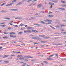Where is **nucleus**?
Listing matches in <instances>:
<instances>
[{"label":"nucleus","instance_id":"864d4df0","mask_svg":"<svg viewBox=\"0 0 66 66\" xmlns=\"http://www.w3.org/2000/svg\"><path fill=\"white\" fill-rule=\"evenodd\" d=\"M21 52H16V53H20Z\"/></svg>","mask_w":66,"mask_h":66},{"label":"nucleus","instance_id":"4468645a","mask_svg":"<svg viewBox=\"0 0 66 66\" xmlns=\"http://www.w3.org/2000/svg\"><path fill=\"white\" fill-rule=\"evenodd\" d=\"M4 63H6V64H7V63H10V62H9V61H4Z\"/></svg>","mask_w":66,"mask_h":66},{"label":"nucleus","instance_id":"0eeeda50","mask_svg":"<svg viewBox=\"0 0 66 66\" xmlns=\"http://www.w3.org/2000/svg\"><path fill=\"white\" fill-rule=\"evenodd\" d=\"M59 9L60 10H64V11H65V9L63 8H59Z\"/></svg>","mask_w":66,"mask_h":66},{"label":"nucleus","instance_id":"f8f14e48","mask_svg":"<svg viewBox=\"0 0 66 66\" xmlns=\"http://www.w3.org/2000/svg\"><path fill=\"white\" fill-rule=\"evenodd\" d=\"M47 16H48V17H53L54 16L53 15H48Z\"/></svg>","mask_w":66,"mask_h":66},{"label":"nucleus","instance_id":"a19ab883","mask_svg":"<svg viewBox=\"0 0 66 66\" xmlns=\"http://www.w3.org/2000/svg\"><path fill=\"white\" fill-rule=\"evenodd\" d=\"M3 33H4V34H6V35H7V34H8V33H7L5 32H3Z\"/></svg>","mask_w":66,"mask_h":66},{"label":"nucleus","instance_id":"2eb2a0df","mask_svg":"<svg viewBox=\"0 0 66 66\" xmlns=\"http://www.w3.org/2000/svg\"><path fill=\"white\" fill-rule=\"evenodd\" d=\"M47 20L48 22H52V21L51 20H48V19H47Z\"/></svg>","mask_w":66,"mask_h":66},{"label":"nucleus","instance_id":"5fc2aeb1","mask_svg":"<svg viewBox=\"0 0 66 66\" xmlns=\"http://www.w3.org/2000/svg\"><path fill=\"white\" fill-rule=\"evenodd\" d=\"M32 4H30L29 5V6H32Z\"/></svg>","mask_w":66,"mask_h":66},{"label":"nucleus","instance_id":"de8ad7c7","mask_svg":"<svg viewBox=\"0 0 66 66\" xmlns=\"http://www.w3.org/2000/svg\"><path fill=\"white\" fill-rule=\"evenodd\" d=\"M49 4L50 5H52V3L49 2Z\"/></svg>","mask_w":66,"mask_h":66},{"label":"nucleus","instance_id":"603ef678","mask_svg":"<svg viewBox=\"0 0 66 66\" xmlns=\"http://www.w3.org/2000/svg\"><path fill=\"white\" fill-rule=\"evenodd\" d=\"M32 39H36V38L35 37H34L32 38Z\"/></svg>","mask_w":66,"mask_h":66},{"label":"nucleus","instance_id":"f704fd0d","mask_svg":"<svg viewBox=\"0 0 66 66\" xmlns=\"http://www.w3.org/2000/svg\"><path fill=\"white\" fill-rule=\"evenodd\" d=\"M12 59H13V58H11V57H10L8 59V60H11Z\"/></svg>","mask_w":66,"mask_h":66},{"label":"nucleus","instance_id":"7c9ffc66","mask_svg":"<svg viewBox=\"0 0 66 66\" xmlns=\"http://www.w3.org/2000/svg\"><path fill=\"white\" fill-rule=\"evenodd\" d=\"M28 58L29 59H33V57L31 56H28Z\"/></svg>","mask_w":66,"mask_h":66},{"label":"nucleus","instance_id":"680f3d73","mask_svg":"<svg viewBox=\"0 0 66 66\" xmlns=\"http://www.w3.org/2000/svg\"><path fill=\"white\" fill-rule=\"evenodd\" d=\"M50 58H47V60H50Z\"/></svg>","mask_w":66,"mask_h":66},{"label":"nucleus","instance_id":"1a4fd4ad","mask_svg":"<svg viewBox=\"0 0 66 66\" xmlns=\"http://www.w3.org/2000/svg\"><path fill=\"white\" fill-rule=\"evenodd\" d=\"M27 32L29 33H32V31L31 30H28L27 31Z\"/></svg>","mask_w":66,"mask_h":66},{"label":"nucleus","instance_id":"79ce46f5","mask_svg":"<svg viewBox=\"0 0 66 66\" xmlns=\"http://www.w3.org/2000/svg\"><path fill=\"white\" fill-rule=\"evenodd\" d=\"M9 11H13V9H9Z\"/></svg>","mask_w":66,"mask_h":66},{"label":"nucleus","instance_id":"e433bc0d","mask_svg":"<svg viewBox=\"0 0 66 66\" xmlns=\"http://www.w3.org/2000/svg\"><path fill=\"white\" fill-rule=\"evenodd\" d=\"M1 27H6V25H1Z\"/></svg>","mask_w":66,"mask_h":66},{"label":"nucleus","instance_id":"13d9d810","mask_svg":"<svg viewBox=\"0 0 66 66\" xmlns=\"http://www.w3.org/2000/svg\"><path fill=\"white\" fill-rule=\"evenodd\" d=\"M48 13H49V14H51V13H52V12H49Z\"/></svg>","mask_w":66,"mask_h":66},{"label":"nucleus","instance_id":"6e6d98bb","mask_svg":"<svg viewBox=\"0 0 66 66\" xmlns=\"http://www.w3.org/2000/svg\"><path fill=\"white\" fill-rule=\"evenodd\" d=\"M9 23L11 26H13V24L11 23Z\"/></svg>","mask_w":66,"mask_h":66},{"label":"nucleus","instance_id":"bb28decb","mask_svg":"<svg viewBox=\"0 0 66 66\" xmlns=\"http://www.w3.org/2000/svg\"><path fill=\"white\" fill-rule=\"evenodd\" d=\"M41 23H43V24H45L46 23L45 22H44L43 21H41Z\"/></svg>","mask_w":66,"mask_h":66},{"label":"nucleus","instance_id":"6e6552de","mask_svg":"<svg viewBox=\"0 0 66 66\" xmlns=\"http://www.w3.org/2000/svg\"><path fill=\"white\" fill-rule=\"evenodd\" d=\"M1 12H2V13H6L7 12L6 11H4V10H2L1 11Z\"/></svg>","mask_w":66,"mask_h":66},{"label":"nucleus","instance_id":"4c0bfd02","mask_svg":"<svg viewBox=\"0 0 66 66\" xmlns=\"http://www.w3.org/2000/svg\"><path fill=\"white\" fill-rule=\"evenodd\" d=\"M5 4V3H3V4H2L1 5V6H3V5H4V4Z\"/></svg>","mask_w":66,"mask_h":66},{"label":"nucleus","instance_id":"69168bd1","mask_svg":"<svg viewBox=\"0 0 66 66\" xmlns=\"http://www.w3.org/2000/svg\"><path fill=\"white\" fill-rule=\"evenodd\" d=\"M13 21H11L9 22V23H13Z\"/></svg>","mask_w":66,"mask_h":66},{"label":"nucleus","instance_id":"09e8293b","mask_svg":"<svg viewBox=\"0 0 66 66\" xmlns=\"http://www.w3.org/2000/svg\"><path fill=\"white\" fill-rule=\"evenodd\" d=\"M49 38H50V37H46V39H48Z\"/></svg>","mask_w":66,"mask_h":66},{"label":"nucleus","instance_id":"3c124183","mask_svg":"<svg viewBox=\"0 0 66 66\" xmlns=\"http://www.w3.org/2000/svg\"><path fill=\"white\" fill-rule=\"evenodd\" d=\"M11 56H15V55H12Z\"/></svg>","mask_w":66,"mask_h":66},{"label":"nucleus","instance_id":"c03bdc74","mask_svg":"<svg viewBox=\"0 0 66 66\" xmlns=\"http://www.w3.org/2000/svg\"><path fill=\"white\" fill-rule=\"evenodd\" d=\"M12 37H13V38H15V37H16V36H15L13 35Z\"/></svg>","mask_w":66,"mask_h":66},{"label":"nucleus","instance_id":"c9c22d12","mask_svg":"<svg viewBox=\"0 0 66 66\" xmlns=\"http://www.w3.org/2000/svg\"><path fill=\"white\" fill-rule=\"evenodd\" d=\"M44 21H45V22H47V21H48L47 20V19H46V20H44Z\"/></svg>","mask_w":66,"mask_h":66},{"label":"nucleus","instance_id":"a211bd4d","mask_svg":"<svg viewBox=\"0 0 66 66\" xmlns=\"http://www.w3.org/2000/svg\"><path fill=\"white\" fill-rule=\"evenodd\" d=\"M20 5V3H19L17 4H16V6H18L19 5Z\"/></svg>","mask_w":66,"mask_h":66},{"label":"nucleus","instance_id":"7ed1b4c3","mask_svg":"<svg viewBox=\"0 0 66 66\" xmlns=\"http://www.w3.org/2000/svg\"><path fill=\"white\" fill-rule=\"evenodd\" d=\"M32 31L33 32H34V33H37L38 32V31L35 30H32Z\"/></svg>","mask_w":66,"mask_h":66},{"label":"nucleus","instance_id":"e2e57ef3","mask_svg":"<svg viewBox=\"0 0 66 66\" xmlns=\"http://www.w3.org/2000/svg\"><path fill=\"white\" fill-rule=\"evenodd\" d=\"M21 45H22L23 46H25V44H21Z\"/></svg>","mask_w":66,"mask_h":66},{"label":"nucleus","instance_id":"f257e3e1","mask_svg":"<svg viewBox=\"0 0 66 66\" xmlns=\"http://www.w3.org/2000/svg\"><path fill=\"white\" fill-rule=\"evenodd\" d=\"M42 4H40L37 6V7L39 8H40L42 7Z\"/></svg>","mask_w":66,"mask_h":66},{"label":"nucleus","instance_id":"72a5a7b5","mask_svg":"<svg viewBox=\"0 0 66 66\" xmlns=\"http://www.w3.org/2000/svg\"><path fill=\"white\" fill-rule=\"evenodd\" d=\"M1 45H2V46H5V44L4 43H2L1 44Z\"/></svg>","mask_w":66,"mask_h":66},{"label":"nucleus","instance_id":"052dcab7","mask_svg":"<svg viewBox=\"0 0 66 66\" xmlns=\"http://www.w3.org/2000/svg\"><path fill=\"white\" fill-rule=\"evenodd\" d=\"M10 35H13V34L12 32H10Z\"/></svg>","mask_w":66,"mask_h":66},{"label":"nucleus","instance_id":"8fccbe9b","mask_svg":"<svg viewBox=\"0 0 66 66\" xmlns=\"http://www.w3.org/2000/svg\"><path fill=\"white\" fill-rule=\"evenodd\" d=\"M39 56H41V57H43V55H40Z\"/></svg>","mask_w":66,"mask_h":66},{"label":"nucleus","instance_id":"f3484780","mask_svg":"<svg viewBox=\"0 0 66 66\" xmlns=\"http://www.w3.org/2000/svg\"><path fill=\"white\" fill-rule=\"evenodd\" d=\"M17 57H22V55H18L17 56Z\"/></svg>","mask_w":66,"mask_h":66},{"label":"nucleus","instance_id":"f03ea898","mask_svg":"<svg viewBox=\"0 0 66 66\" xmlns=\"http://www.w3.org/2000/svg\"><path fill=\"white\" fill-rule=\"evenodd\" d=\"M55 27L56 28H59V29H62V27H60V26L59 25L56 26Z\"/></svg>","mask_w":66,"mask_h":66},{"label":"nucleus","instance_id":"4d7b16f0","mask_svg":"<svg viewBox=\"0 0 66 66\" xmlns=\"http://www.w3.org/2000/svg\"><path fill=\"white\" fill-rule=\"evenodd\" d=\"M24 61H28V60L25 59H24Z\"/></svg>","mask_w":66,"mask_h":66},{"label":"nucleus","instance_id":"5701e85b","mask_svg":"<svg viewBox=\"0 0 66 66\" xmlns=\"http://www.w3.org/2000/svg\"><path fill=\"white\" fill-rule=\"evenodd\" d=\"M61 6H63V7H66V5H62Z\"/></svg>","mask_w":66,"mask_h":66},{"label":"nucleus","instance_id":"a878e982","mask_svg":"<svg viewBox=\"0 0 66 66\" xmlns=\"http://www.w3.org/2000/svg\"><path fill=\"white\" fill-rule=\"evenodd\" d=\"M37 61L36 60H31V62H36Z\"/></svg>","mask_w":66,"mask_h":66},{"label":"nucleus","instance_id":"9b49d317","mask_svg":"<svg viewBox=\"0 0 66 66\" xmlns=\"http://www.w3.org/2000/svg\"><path fill=\"white\" fill-rule=\"evenodd\" d=\"M9 38V37L7 36H5V37H3V38H4V39H7V38Z\"/></svg>","mask_w":66,"mask_h":66},{"label":"nucleus","instance_id":"39448f33","mask_svg":"<svg viewBox=\"0 0 66 66\" xmlns=\"http://www.w3.org/2000/svg\"><path fill=\"white\" fill-rule=\"evenodd\" d=\"M28 29H29V30H30V29H31V30H33V29H34V28L31 27H29Z\"/></svg>","mask_w":66,"mask_h":66},{"label":"nucleus","instance_id":"dca6fc26","mask_svg":"<svg viewBox=\"0 0 66 66\" xmlns=\"http://www.w3.org/2000/svg\"><path fill=\"white\" fill-rule=\"evenodd\" d=\"M18 10L16 9H13V11H17Z\"/></svg>","mask_w":66,"mask_h":66},{"label":"nucleus","instance_id":"9d476101","mask_svg":"<svg viewBox=\"0 0 66 66\" xmlns=\"http://www.w3.org/2000/svg\"><path fill=\"white\" fill-rule=\"evenodd\" d=\"M57 1H58V0H57L56 1H53V2H54V3H57Z\"/></svg>","mask_w":66,"mask_h":66},{"label":"nucleus","instance_id":"aec40b11","mask_svg":"<svg viewBox=\"0 0 66 66\" xmlns=\"http://www.w3.org/2000/svg\"><path fill=\"white\" fill-rule=\"evenodd\" d=\"M23 33V32H20L18 33V34H22Z\"/></svg>","mask_w":66,"mask_h":66},{"label":"nucleus","instance_id":"49530a36","mask_svg":"<svg viewBox=\"0 0 66 66\" xmlns=\"http://www.w3.org/2000/svg\"><path fill=\"white\" fill-rule=\"evenodd\" d=\"M37 0H34L33 1H32V2H35L36 1H37Z\"/></svg>","mask_w":66,"mask_h":66},{"label":"nucleus","instance_id":"c85d7f7f","mask_svg":"<svg viewBox=\"0 0 66 66\" xmlns=\"http://www.w3.org/2000/svg\"><path fill=\"white\" fill-rule=\"evenodd\" d=\"M54 55H50L49 56L50 57H52V56H54Z\"/></svg>","mask_w":66,"mask_h":66},{"label":"nucleus","instance_id":"393cba45","mask_svg":"<svg viewBox=\"0 0 66 66\" xmlns=\"http://www.w3.org/2000/svg\"><path fill=\"white\" fill-rule=\"evenodd\" d=\"M35 15H40V14L39 13H36L35 14Z\"/></svg>","mask_w":66,"mask_h":66},{"label":"nucleus","instance_id":"0e129e2a","mask_svg":"<svg viewBox=\"0 0 66 66\" xmlns=\"http://www.w3.org/2000/svg\"><path fill=\"white\" fill-rule=\"evenodd\" d=\"M64 60H66V59H62V61H64Z\"/></svg>","mask_w":66,"mask_h":66},{"label":"nucleus","instance_id":"338daca9","mask_svg":"<svg viewBox=\"0 0 66 66\" xmlns=\"http://www.w3.org/2000/svg\"><path fill=\"white\" fill-rule=\"evenodd\" d=\"M10 37H13V35H10Z\"/></svg>","mask_w":66,"mask_h":66},{"label":"nucleus","instance_id":"473e14b6","mask_svg":"<svg viewBox=\"0 0 66 66\" xmlns=\"http://www.w3.org/2000/svg\"><path fill=\"white\" fill-rule=\"evenodd\" d=\"M17 1V0H14L12 2V3H14V2H16Z\"/></svg>","mask_w":66,"mask_h":66},{"label":"nucleus","instance_id":"4be33fe9","mask_svg":"<svg viewBox=\"0 0 66 66\" xmlns=\"http://www.w3.org/2000/svg\"><path fill=\"white\" fill-rule=\"evenodd\" d=\"M61 33H62V34H66V31L61 32Z\"/></svg>","mask_w":66,"mask_h":66},{"label":"nucleus","instance_id":"bf43d9fd","mask_svg":"<svg viewBox=\"0 0 66 66\" xmlns=\"http://www.w3.org/2000/svg\"><path fill=\"white\" fill-rule=\"evenodd\" d=\"M5 57H7L9 56V55H5Z\"/></svg>","mask_w":66,"mask_h":66},{"label":"nucleus","instance_id":"a18cd8bd","mask_svg":"<svg viewBox=\"0 0 66 66\" xmlns=\"http://www.w3.org/2000/svg\"><path fill=\"white\" fill-rule=\"evenodd\" d=\"M13 26H14V27H18V26L17 25H13Z\"/></svg>","mask_w":66,"mask_h":66},{"label":"nucleus","instance_id":"37998d69","mask_svg":"<svg viewBox=\"0 0 66 66\" xmlns=\"http://www.w3.org/2000/svg\"><path fill=\"white\" fill-rule=\"evenodd\" d=\"M48 24H52V23H51L50 22H49L48 23Z\"/></svg>","mask_w":66,"mask_h":66},{"label":"nucleus","instance_id":"c756f323","mask_svg":"<svg viewBox=\"0 0 66 66\" xmlns=\"http://www.w3.org/2000/svg\"><path fill=\"white\" fill-rule=\"evenodd\" d=\"M20 26H21V27H22V26H23V24L22 23H21L20 25Z\"/></svg>","mask_w":66,"mask_h":66},{"label":"nucleus","instance_id":"58836bf2","mask_svg":"<svg viewBox=\"0 0 66 66\" xmlns=\"http://www.w3.org/2000/svg\"><path fill=\"white\" fill-rule=\"evenodd\" d=\"M61 27H65V26H66V25L64 24L61 25Z\"/></svg>","mask_w":66,"mask_h":66},{"label":"nucleus","instance_id":"ea45409f","mask_svg":"<svg viewBox=\"0 0 66 66\" xmlns=\"http://www.w3.org/2000/svg\"><path fill=\"white\" fill-rule=\"evenodd\" d=\"M26 57V58H29V56H25L24 57V58H25Z\"/></svg>","mask_w":66,"mask_h":66},{"label":"nucleus","instance_id":"cd10ccee","mask_svg":"<svg viewBox=\"0 0 66 66\" xmlns=\"http://www.w3.org/2000/svg\"><path fill=\"white\" fill-rule=\"evenodd\" d=\"M31 19H36V18H34L33 17H31Z\"/></svg>","mask_w":66,"mask_h":66},{"label":"nucleus","instance_id":"b1692460","mask_svg":"<svg viewBox=\"0 0 66 66\" xmlns=\"http://www.w3.org/2000/svg\"><path fill=\"white\" fill-rule=\"evenodd\" d=\"M24 2H23V1H22V2H20L19 3L20 4V5H21V4H22V3Z\"/></svg>","mask_w":66,"mask_h":66},{"label":"nucleus","instance_id":"774afa93","mask_svg":"<svg viewBox=\"0 0 66 66\" xmlns=\"http://www.w3.org/2000/svg\"><path fill=\"white\" fill-rule=\"evenodd\" d=\"M63 3H66V2L65 1H63Z\"/></svg>","mask_w":66,"mask_h":66},{"label":"nucleus","instance_id":"423d86ee","mask_svg":"<svg viewBox=\"0 0 66 66\" xmlns=\"http://www.w3.org/2000/svg\"><path fill=\"white\" fill-rule=\"evenodd\" d=\"M43 62H44V63H46V64L47 65L49 64V63L47 62V61H43Z\"/></svg>","mask_w":66,"mask_h":66},{"label":"nucleus","instance_id":"412c9836","mask_svg":"<svg viewBox=\"0 0 66 66\" xmlns=\"http://www.w3.org/2000/svg\"><path fill=\"white\" fill-rule=\"evenodd\" d=\"M34 25L35 26H40V25L37 24H34Z\"/></svg>","mask_w":66,"mask_h":66},{"label":"nucleus","instance_id":"2f4dec72","mask_svg":"<svg viewBox=\"0 0 66 66\" xmlns=\"http://www.w3.org/2000/svg\"><path fill=\"white\" fill-rule=\"evenodd\" d=\"M41 43H45V41H41Z\"/></svg>","mask_w":66,"mask_h":66},{"label":"nucleus","instance_id":"20e7f679","mask_svg":"<svg viewBox=\"0 0 66 66\" xmlns=\"http://www.w3.org/2000/svg\"><path fill=\"white\" fill-rule=\"evenodd\" d=\"M12 4H13V3H11L9 4H7L6 5V6H10L11 5H12Z\"/></svg>","mask_w":66,"mask_h":66},{"label":"nucleus","instance_id":"ddd939ff","mask_svg":"<svg viewBox=\"0 0 66 66\" xmlns=\"http://www.w3.org/2000/svg\"><path fill=\"white\" fill-rule=\"evenodd\" d=\"M19 60H24V57H20L19 58Z\"/></svg>","mask_w":66,"mask_h":66},{"label":"nucleus","instance_id":"6ab92c4d","mask_svg":"<svg viewBox=\"0 0 66 66\" xmlns=\"http://www.w3.org/2000/svg\"><path fill=\"white\" fill-rule=\"evenodd\" d=\"M21 18H15V19H20Z\"/></svg>","mask_w":66,"mask_h":66}]
</instances>
